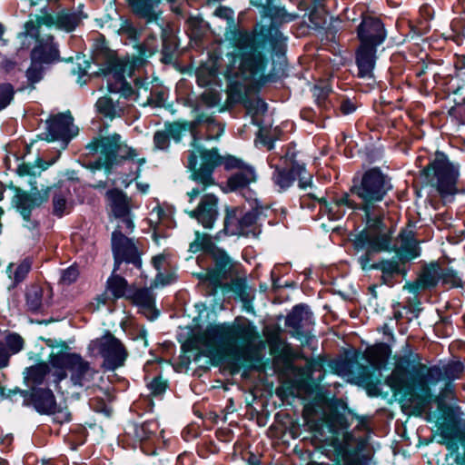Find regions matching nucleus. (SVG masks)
Here are the masks:
<instances>
[{
  "instance_id": "nucleus-13",
  "label": "nucleus",
  "mask_w": 465,
  "mask_h": 465,
  "mask_svg": "<svg viewBox=\"0 0 465 465\" xmlns=\"http://www.w3.org/2000/svg\"><path fill=\"white\" fill-rule=\"evenodd\" d=\"M95 345L104 359V368L114 371L124 365L128 357V351L124 343L113 333L106 331L95 341Z\"/></svg>"
},
{
  "instance_id": "nucleus-7",
  "label": "nucleus",
  "mask_w": 465,
  "mask_h": 465,
  "mask_svg": "<svg viewBox=\"0 0 465 465\" xmlns=\"http://www.w3.org/2000/svg\"><path fill=\"white\" fill-rule=\"evenodd\" d=\"M87 15L83 13L80 7L74 9H63L57 13H48L45 9H41L39 15L30 16L25 22L24 28L26 35H33V31L45 25L48 28L54 27L65 32L74 31Z\"/></svg>"
},
{
  "instance_id": "nucleus-29",
  "label": "nucleus",
  "mask_w": 465,
  "mask_h": 465,
  "mask_svg": "<svg viewBox=\"0 0 465 465\" xmlns=\"http://www.w3.org/2000/svg\"><path fill=\"white\" fill-rule=\"evenodd\" d=\"M377 46L362 45L359 46L356 53V64L358 76L361 78H371L376 63Z\"/></svg>"
},
{
  "instance_id": "nucleus-33",
  "label": "nucleus",
  "mask_w": 465,
  "mask_h": 465,
  "mask_svg": "<svg viewBox=\"0 0 465 465\" xmlns=\"http://www.w3.org/2000/svg\"><path fill=\"white\" fill-rule=\"evenodd\" d=\"M46 189H51L49 196H52V213L57 217L68 214L73 208V203L69 201V189L53 187H47Z\"/></svg>"
},
{
  "instance_id": "nucleus-31",
  "label": "nucleus",
  "mask_w": 465,
  "mask_h": 465,
  "mask_svg": "<svg viewBox=\"0 0 465 465\" xmlns=\"http://www.w3.org/2000/svg\"><path fill=\"white\" fill-rule=\"evenodd\" d=\"M255 299V288L248 284L245 278L234 274V301L242 302V311L254 314L253 301Z\"/></svg>"
},
{
  "instance_id": "nucleus-62",
  "label": "nucleus",
  "mask_w": 465,
  "mask_h": 465,
  "mask_svg": "<svg viewBox=\"0 0 465 465\" xmlns=\"http://www.w3.org/2000/svg\"><path fill=\"white\" fill-rule=\"evenodd\" d=\"M54 411L51 412L50 414L54 415L55 421L64 423L71 420L72 415L67 408H62L55 403V410Z\"/></svg>"
},
{
  "instance_id": "nucleus-44",
  "label": "nucleus",
  "mask_w": 465,
  "mask_h": 465,
  "mask_svg": "<svg viewBox=\"0 0 465 465\" xmlns=\"http://www.w3.org/2000/svg\"><path fill=\"white\" fill-rule=\"evenodd\" d=\"M126 289V280L119 275H112L107 281V291L111 292L114 300L124 296Z\"/></svg>"
},
{
  "instance_id": "nucleus-21",
  "label": "nucleus",
  "mask_w": 465,
  "mask_h": 465,
  "mask_svg": "<svg viewBox=\"0 0 465 465\" xmlns=\"http://www.w3.org/2000/svg\"><path fill=\"white\" fill-rule=\"evenodd\" d=\"M30 36L35 40L31 51V58L45 64L61 61L58 46L52 35H43L40 33V28H37V31H33V35Z\"/></svg>"
},
{
  "instance_id": "nucleus-2",
  "label": "nucleus",
  "mask_w": 465,
  "mask_h": 465,
  "mask_svg": "<svg viewBox=\"0 0 465 465\" xmlns=\"http://www.w3.org/2000/svg\"><path fill=\"white\" fill-rule=\"evenodd\" d=\"M390 179L380 169L372 168L360 180H353L351 192L361 203L365 228L359 233L356 244L373 251H387L391 247V230L383 223L384 209L379 204L391 189Z\"/></svg>"
},
{
  "instance_id": "nucleus-61",
  "label": "nucleus",
  "mask_w": 465,
  "mask_h": 465,
  "mask_svg": "<svg viewBox=\"0 0 465 465\" xmlns=\"http://www.w3.org/2000/svg\"><path fill=\"white\" fill-rule=\"evenodd\" d=\"M440 437L442 438L440 442L445 444L450 451H458L459 445L457 441L453 440L452 431L442 428Z\"/></svg>"
},
{
  "instance_id": "nucleus-3",
  "label": "nucleus",
  "mask_w": 465,
  "mask_h": 465,
  "mask_svg": "<svg viewBox=\"0 0 465 465\" xmlns=\"http://www.w3.org/2000/svg\"><path fill=\"white\" fill-rule=\"evenodd\" d=\"M203 359L204 364H226L232 373V323H210L182 344V367L187 368L193 361L202 367Z\"/></svg>"
},
{
  "instance_id": "nucleus-18",
  "label": "nucleus",
  "mask_w": 465,
  "mask_h": 465,
  "mask_svg": "<svg viewBox=\"0 0 465 465\" xmlns=\"http://www.w3.org/2000/svg\"><path fill=\"white\" fill-rule=\"evenodd\" d=\"M257 181V173L252 165L242 159L234 157V198L251 201L255 193L250 184Z\"/></svg>"
},
{
  "instance_id": "nucleus-42",
  "label": "nucleus",
  "mask_w": 465,
  "mask_h": 465,
  "mask_svg": "<svg viewBox=\"0 0 465 465\" xmlns=\"http://www.w3.org/2000/svg\"><path fill=\"white\" fill-rule=\"evenodd\" d=\"M221 94L214 89L205 90L199 97L195 95L189 97V104L194 106L196 110L200 104L207 107H214L221 104Z\"/></svg>"
},
{
  "instance_id": "nucleus-28",
  "label": "nucleus",
  "mask_w": 465,
  "mask_h": 465,
  "mask_svg": "<svg viewBox=\"0 0 465 465\" xmlns=\"http://www.w3.org/2000/svg\"><path fill=\"white\" fill-rule=\"evenodd\" d=\"M25 298L27 311L42 312L50 305L51 291L39 284H31L25 290Z\"/></svg>"
},
{
  "instance_id": "nucleus-32",
  "label": "nucleus",
  "mask_w": 465,
  "mask_h": 465,
  "mask_svg": "<svg viewBox=\"0 0 465 465\" xmlns=\"http://www.w3.org/2000/svg\"><path fill=\"white\" fill-rule=\"evenodd\" d=\"M400 239L401 242L399 248L393 249L396 251V255L399 260H401L402 262H406L420 256V250L411 231L401 233ZM392 244L395 245L393 242Z\"/></svg>"
},
{
  "instance_id": "nucleus-12",
  "label": "nucleus",
  "mask_w": 465,
  "mask_h": 465,
  "mask_svg": "<svg viewBox=\"0 0 465 465\" xmlns=\"http://www.w3.org/2000/svg\"><path fill=\"white\" fill-rule=\"evenodd\" d=\"M126 147V144L122 141L119 134L114 133L113 134L104 136L97 135L94 137L85 146L86 150L91 154L99 153L100 157L104 159L106 164V174H110L112 168L117 164L124 157L119 156V152L122 147Z\"/></svg>"
},
{
  "instance_id": "nucleus-4",
  "label": "nucleus",
  "mask_w": 465,
  "mask_h": 465,
  "mask_svg": "<svg viewBox=\"0 0 465 465\" xmlns=\"http://www.w3.org/2000/svg\"><path fill=\"white\" fill-rule=\"evenodd\" d=\"M192 146L187 157V169L190 173L189 179L198 186L187 193L190 203L216 184L213 173L223 163V159L217 148L207 149L197 144L195 139Z\"/></svg>"
},
{
  "instance_id": "nucleus-56",
  "label": "nucleus",
  "mask_w": 465,
  "mask_h": 465,
  "mask_svg": "<svg viewBox=\"0 0 465 465\" xmlns=\"http://www.w3.org/2000/svg\"><path fill=\"white\" fill-rule=\"evenodd\" d=\"M15 91L10 84H0V111L5 109L14 99Z\"/></svg>"
},
{
  "instance_id": "nucleus-8",
  "label": "nucleus",
  "mask_w": 465,
  "mask_h": 465,
  "mask_svg": "<svg viewBox=\"0 0 465 465\" xmlns=\"http://www.w3.org/2000/svg\"><path fill=\"white\" fill-rule=\"evenodd\" d=\"M402 352L403 355L399 359L391 375L386 378L385 383L390 386L395 396L400 397L401 401L416 407V390L408 380L406 368L420 359L418 354L411 351L407 343L402 347Z\"/></svg>"
},
{
  "instance_id": "nucleus-46",
  "label": "nucleus",
  "mask_w": 465,
  "mask_h": 465,
  "mask_svg": "<svg viewBox=\"0 0 465 465\" xmlns=\"http://www.w3.org/2000/svg\"><path fill=\"white\" fill-rule=\"evenodd\" d=\"M157 428V423L153 420L135 424L134 427V435L135 439L140 441L146 440L156 433Z\"/></svg>"
},
{
  "instance_id": "nucleus-30",
  "label": "nucleus",
  "mask_w": 465,
  "mask_h": 465,
  "mask_svg": "<svg viewBox=\"0 0 465 465\" xmlns=\"http://www.w3.org/2000/svg\"><path fill=\"white\" fill-rule=\"evenodd\" d=\"M55 398L50 389L33 387L28 397V404L33 405L37 412L50 414L55 410Z\"/></svg>"
},
{
  "instance_id": "nucleus-17",
  "label": "nucleus",
  "mask_w": 465,
  "mask_h": 465,
  "mask_svg": "<svg viewBox=\"0 0 465 465\" xmlns=\"http://www.w3.org/2000/svg\"><path fill=\"white\" fill-rule=\"evenodd\" d=\"M77 134L74 125V118L70 112L60 113L46 121V129L39 138L47 142L59 139L69 140Z\"/></svg>"
},
{
  "instance_id": "nucleus-48",
  "label": "nucleus",
  "mask_w": 465,
  "mask_h": 465,
  "mask_svg": "<svg viewBox=\"0 0 465 465\" xmlns=\"http://www.w3.org/2000/svg\"><path fill=\"white\" fill-rule=\"evenodd\" d=\"M133 300L135 304L144 310L152 311L154 308V297L148 289H139L134 292Z\"/></svg>"
},
{
  "instance_id": "nucleus-53",
  "label": "nucleus",
  "mask_w": 465,
  "mask_h": 465,
  "mask_svg": "<svg viewBox=\"0 0 465 465\" xmlns=\"http://www.w3.org/2000/svg\"><path fill=\"white\" fill-rule=\"evenodd\" d=\"M211 245L212 242L209 235L201 233L200 232L196 231L195 239L193 242L190 243L189 251L192 252L205 251L208 250Z\"/></svg>"
},
{
  "instance_id": "nucleus-35",
  "label": "nucleus",
  "mask_w": 465,
  "mask_h": 465,
  "mask_svg": "<svg viewBox=\"0 0 465 465\" xmlns=\"http://www.w3.org/2000/svg\"><path fill=\"white\" fill-rule=\"evenodd\" d=\"M161 37L163 40L161 62L169 64L173 62L176 56L178 44L175 36L171 31H168L163 24L159 25Z\"/></svg>"
},
{
  "instance_id": "nucleus-25",
  "label": "nucleus",
  "mask_w": 465,
  "mask_h": 465,
  "mask_svg": "<svg viewBox=\"0 0 465 465\" xmlns=\"http://www.w3.org/2000/svg\"><path fill=\"white\" fill-rule=\"evenodd\" d=\"M94 59L100 65V71L105 75L112 74L114 78L123 80L131 72V66L110 51L97 53Z\"/></svg>"
},
{
  "instance_id": "nucleus-60",
  "label": "nucleus",
  "mask_w": 465,
  "mask_h": 465,
  "mask_svg": "<svg viewBox=\"0 0 465 465\" xmlns=\"http://www.w3.org/2000/svg\"><path fill=\"white\" fill-rule=\"evenodd\" d=\"M165 92L163 90H158L156 92H151L150 96L147 98L146 104L154 107H166L165 106Z\"/></svg>"
},
{
  "instance_id": "nucleus-55",
  "label": "nucleus",
  "mask_w": 465,
  "mask_h": 465,
  "mask_svg": "<svg viewBox=\"0 0 465 465\" xmlns=\"http://www.w3.org/2000/svg\"><path fill=\"white\" fill-rule=\"evenodd\" d=\"M150 394L153 397L163 395L168 388V381L162 376L154 377L148 384Z\"/></svg>"
},
{
  "instance_id": "nucleus-19",
  "label": "nucleus",
  "mask_w": 465,
  "mask_h": 465,
  "mask_svg": "<svg viewBox=\"0 0 465 465\" xmlns=\"http://www.w3.org/2000/svg\"><path fill=\"white\" fill-rule=\"evenodd\" d=\"M244 201L245 203H242L241 206L234 207V216L236 215V211L238 209H241V213H244L239 221L240 232H234V234L255 237L260 234L258 223L263 214L262 208L258 205L256 197H252L251 201Z\"/></svg>"
},
{
  "instance_id": "nucleus-37",
  "label": "nucleus",
  "mask_w": 465,
  "mask_h": 465,
  "mask_svg": "<svg viewBox=\"0 0 465 465\" xmlns=\"http://www.w3.org/2000/svg\"><path fill=\"white\" fill-rule=\"evenodd\" d=\"M310 430L315 433L321 441L331 443L334 439L335 428L326 416L319 420H308Z\"/></svg>"
},
{
  "instance_id": "nucleus-49",
  "label": "nucleus",
  "mask_w": 465,
  "mask_h": 465,
  "mask_svg": "<svg viewBox=\"0 0 465 465\" xmlns=\"http://www.w3.org/2000/svg\"><path fill=\"white\" fill-rule=\"evenodd\" d=\"M10 355L16 354L24 349L25 340L18 333H8L3 341Z\"/></svg>"
},
{
  "instance_id": "nucleus-63",
  "label": "nucleus",
  "mask_w": 465,
  "mask_h": 465,
  "mask_svg": "<svg viewBox=\"0 0 465 465\" xmlns=\"http://www.w3.org/2000/svg\"><path fill=\"white\" fill-rule=\"evenodd\" d=\"M36 165L31 163H22L16 169V173L21 176H35L36 171Z\"/></svg>"
},
{
  "instance_id": "nucleus-47",
  "label": "nucleus",
  "mask_w": 465,
  "mask_h": 465,
  "mask_svg": "<svg viewBox=\"0 0 465 465\" xmlns=\"http://www.w3.org/2000/svg\"><path fill=\"white\" fill-rule=\"evenodd\" d=\"M440 282L448 288H457L462 286V281L459 273L449 267H440Z\"/></svg>"
},
{
  "instance_id": "nucleus-6",
  "label": "nucleus",
  "mask_w": 465,
  "mask_h": 465,
  "mask_svg": "<svg viewBox=\"0 0 465 465\" xmlns=\"http://www.w3.org/2000/svg\"><path fill=\"white\" fill-rule=\"evenodd\" d=\"M426 184L435 188L441 196L454 194L460 176L459 166L446 154L437 152L434 158L422 170Z\"/></svg>"
},
{
  "instance_id": "nucleus-22",
  "label": "nucleus",
  "mask_w": 465,
  "mask_h": 465,
  "mask_svg": "<svg viewBox=\"0 0 465 465\" xmlns=\"http://www.w3.org/2000/svg\"><path fill=\"white\" fill-rule=\"evenodd\" d=\"M253 5L261 6L263 9V15L271 18V23L268 25H258L252 33L242 32L239 30H234V33L237 35H256L261 28H274L280 32V30L273 25L274 23H288L292 22L296 18V15L293 14L288 13L285 8L273 5L271 0H252L251 1Z\"/></svg>"
},
{
  "instance_id": "nucleus-34",
  "label": "nucleus",
  "mask_w": 465,
  "mask_h": 465,
  "mask_svg": "<svg viewBox=\"0 0 465 465\" xmlns=\"http://www.w3.org/2000/svg\"><path fill=\"white\" fill-rule=\"evenodd\" d=\"M95 107L100 114L111 121L121 117L124 114V107L120 105L119 98H114L112 94L100 97L96 101Z\"/></svg>"
},
{
  "instance_id": "nucleus-51",
  "label": "nucleus",
  "mask_w": 465,
  "mask_h": 465,
  "mask_svg": "<svg viewBox=\"0 0 465 465\" xmlns=\"http://www.w3.org/2000/svg\"><path fill=\"white\" fill-rule=\"evenodd\" d=\"M44 65L45 64L31 58L30 66L26 70V77L32 88L35 87L36 83L42 80L44 74Z\"/></svg>"
},
{
  "instance_id": "nucleus-64",
  "label": "nucleus",
  "mask_w": 465,
  "mask_h": 465,
  "mask_svg": "<svg viewBox=\"0 0 465 465\" xmlns=\"http://www.w3.org/2000/svg\"><path fill=\"white\" fill-rule=\"evenodd\" d=\"M77 59V68H73L72 72L74 74H79L85 75L87 74L88 69L90 68V62L88 60H85L84 57H81L80 55H76Z\"/></svg>"
},
{
  "instance_id": "nucleus-23",
  "label": "nucleus",
  "mask_w": 465,
  "mask_h": 465,
  "mask_svg": "<svg viewBox=\"0 0 465 465\" xmlns=\"http://www.w3.org/2000/svg\"><path fill=\"white\" fill-rule=\"evenodd\" d=\"M358 37L362 45L372 46L381 45L386 38L383 24L379 18L364 17L358 27Z\"/></svg>"
},
{
  "instance_id": "nucleus-9",
  "label": "nucleus",
  "mask_w": 465,
  "mask_h": 465,
  "mask_svg": "<svg viewBox=\"0 0 465 465\" xmlns=\"http://www.w3.org/2000/svg\"><path fill=\"white\" fill-rule=\"evenodd\" d=\"M224 45L220 44L213 52V58L214 68H200L196 72V82L202 86L205 87L210 85L216 78V71L223 68L224 65L226 69L223 73L225 80L224 91L226 93V106L229 108L232 102V51L226 50L224 53Z\"/></svg>"
},
{
  "instance_id": "nucleus-38",
  "label": "nucleus",
  "mask_w": 465,
  "mask_h": 465,
  "mask_svg": "<svg viewBox=\"0 0 465 465\" xmlns=\"http://www.w3.org/2000/svg\"><path fill=\"white\" fill-rule=\"evenodd\" d=\"M402 263L401 260H399L398 256L395 255L390 260H382L375 263L374 268L381 272L383 282L390 284L395 275L406 274L405 270L401 267Z\"/></svg>"
},
{
  "instance_id": "nucleus-11",
  "label": "nucleus",
  "mask_w": 465,
  "mask_h": 465,
  "mask_svg": "<svg viewBox=\"0 0 465 465\" xmlns=\"http://www.w3.org/2000/svg\"><path fill=\"white\" fill-rule=\"evenodd\" d=\"M54 365L67 369L74 385L92 389L98 371L90 363L76 353H62L53 361Z\"/></svg>"
},
{
  "instance_id": "nucleus-14",
  "label": "nucleus",
  "mask_w": 465,
  "mask_h": 465,
  "mask_svg": "<svg viewBox=\"0 0 465 465\" xmlns=\"http://www.w3.org/2000/svg\"><path fill=\"white\" fill-rule=\"evenodd\" d=\"M285 158H290L292 160V167L289 171L283 167L273 165L272 162H270L271 167L274 168V172L272 174V181L276 190L279 193L286 191L292 185L296 176L299 179V186L301 188L306 189L311 187L312 175L307 173L304 165L294 162L292 160L293 154L290 156L289 153L285 154Z\"/></svg>"
},
{
  "instance_id": "nucleus-50",
  "label": "nucleus",
  "mask_w": 465,
  "mask_h": 465,
  "mask_svg": "<svg viewBox=\"0 0 465 465\" xmlns=\"http://www.w3.org/2000/svg\"><path fill=\"white\" fill-rule=\"evenodd\" d=\"M188 129L187 123L181 122H167L164 124V130L171 139L179 143L182 140L183 134Z\"/></svg>"
},
{
  "instance_id": "nucleus-15",
  "label": "nucleus",
  "mask_w": 465,
  "mask_h": 465,
  "mask_svg": "<svg viewBox=\"0 0 465 465\" xmlns=\"http://www.w3.org/2000/svg\"><path fill=\"white\" fill-rule=\"evenodd\" d=\"M122 225H117L112 233V251L114 254L115 268L120 265L122 262L133 263L135 267L141 268L142 266V252L139 247L131 238H127L121 232Z\"/></svg>"
},
{
  "instance_id": "nucleus-1",
  "label": "nucleus",
  "mask_w": 465,
  "mask_h": 465,
  "mask_svg": "<svg viewBox=\"0 0 465 465\" xmlns=\"http://www.w3.org/2000/svg\"><path fill=\"white\" fill-rule=\"evenodd\" d=\"M285 41L274 28H261L252 36L234 33V101L243 89V106L254 124L261 125L262 116L267 112L266 103L254 91L266 80L264 72L269 60L283 54Z\"/></svg>"
},
{
  "instance_id": "nucleus-36",
  "label": "nucleus",
  "mask_w": 465,
  "mask_h": 465,
  "mask_svg": "<svg viewBox=\"0 0 465 465\" xmlns=\"http://www.w3.org/2000/svg\"><path fill=\"white\" fill-rule=\"evenodd\" d=\"M106 198L115 217L130 213V200L122 190H109Z\"/></svg>"
},
{
  "instance_id": "nucleus-39",
  "label": "nucleus",
  "mask_w": 465,
  "mask_h": 465,
  "mask_svg": "<svg viewBox=\"0 0 465 465\" xmlns=\"http://www.w3.org/2000/svg\"><path fill=\"white\" fill-rule=\"evenodd\" d=\"M48 372V364L45 361H41L34 366L26 368L24 371V379L28 384L33 386L41 385Z\"/></svg>"
},
{
  "instance_id": "nucleus-43",
  "label": "nucleus",
  "mask_w": 465,
  "mask_h": 465,
  "mask_svg": "<svg viewBox=\"0 0 465 465\" xmlns=\"http://www.w3.org/2000/svg\"><path fill=\"white\" fill-rule=\"evenodd\" d=\"M440 266L437 263H430L424 267L419 276L423 288L429 289L436 286L440 282Z\"/></svg>"
},
{
  "instance_id": "nucleus-20",
  "label": "nucleus",
  "mask_w": 465,
  "mask_h": 465,
  "mask_svg": "<svg viewBox=\"0 0 465 465\" xmlns=\"http://www.w3.org/2000/svg\"><path fill=\"white\" fill-rule=\"evenodd\" d=\"M312 323V313L302 304L295 306L286 318V325L292 329V335L303 344L310 342L312 335L309 326Z\"/></svg>"
},
{
  "instance_id": "nucleus-24",
  "label": "nucleus",
  "mask_w": 465,
  "mask_h": 465,
  "mask_svg": "<svg viewBox=\"0 0 465 465\" xmlns=\"http://www.w3.org/2000/svg\"><path fill=\"white\" fill-rule=\"evenodd\" d=\"M218 199L213 193H205L198 206L185 213L193 219H196L204 228L211 229L216 220Z\"/></svg>"
},
{
  "instance_id": "nucleus-5",
  "label": "nucleus",
  "mask_w": 465,
  "mask_h": 465,
  "mask_svg": "<svg viewBox=\"0 0 465 465\" xmlns=\"http://www.w3.org/2000/svg\"><path fill=\"white\" fill-rule=\"evenodd\" d=\"M214 268L198 273V278L207 283L208 292L214 297L215 302L230 301L232 293V262L223 250L213 252Z\"/></svg>"
},
{
  "instance_id": "nucleus-45",
  "label": "nucleus",
  "mask_w": 465,
  "mask_h": 465,
  "mask_svg": "<svg viewBox=\"0 0 465 465\" xmlns=\"http://www.w3.org/2000/svg\"><path fill=\"white\" fill-rule=\"evenodd\" d=\"M31 269V262L27 260L23 261L18 264H9L6 272L9 277L14 280L15 283L23 282Z\"/></svg>"
},
{
  "instance_id": "nucleus-26",
  "label": "nucleus",
  "mask_w": 465,
  "mask_h": 465,
  "mask_svg": "<svg viewBox=\"0 0 465 465\" xmlns=\"http://www.w3.org/2000/svg\"><path fill=\"white\" fill-rule=\"evenodd\" d=\"M310 195L317 200L320 213L322 215H326L329 220H339L345 214L346 209L357 208V204L347 194L331 202H327L323 198H318L312 193H310Z\"/></svg>"
},
{
  "instance_id": "nucleus-58",
  "label": "nucleus",
  "mask_w": 465,
  "mask_h": 465,
  "mask_svg": "<svg viewBox=\"0 0 465 465\" xmlns=\"http://www.w3.org/2000/svg\"><path fill=\"white\" fill-rule=\"evenodd\" d=\"M79 276V271L75 266H70L61 272L60 283L70 285L74 282Z\"/></svg>"
},
{
  "instance_id": "nucleus-52",
  "label": "nucleus",
  "mask_w": 465,
  "mask_h": 465,
  "mask_svg": "<svg viewBox=\"0 0 465 465\" xmlns=\"http://www.w3.org/2000/svg\"><path fill=\"white\" fill-rule=\"evenodd\" d=\"M358 237H359V233L355 236V239L353 241V244H354L355 248L358 251H360V250H365L366 251V252L364 254H362L361 257H359V259H358V262H359L361 269L362 270L375 269L374 268V264L375 263L371 264V262H371L370 255H371V253L381 252L382 251H373V250H371L368 247L361 248V247L357 246L356 240H357ZM393 249H394V245L392 244V236L391 235V247L386 252L393 251Z\"/></svg>"
},
{
  "instance_id": "nucleus-41",
  "label": "nucleus",
  "mask_w": 465,
  "mask_h": 465,
  "mask_svg": "<svg viewBox=\"0 0 465 465\" xmlns=\"http://www.w3.org/2000/svg\"><path fill=\"white\" fill-rule=\"evenodd\" d=\"M364 358L373 369L380 370L387 361L388 349L382 344L369 348L364 353Z\"/></svg>"
},
{
  "instance_id": "nucleus-57",
  "label": "nucleus",
  "mask_w": 465,
  "mask_h": 465,
  "mask_svg": "<svg viewBox=\"0 0 465 465\" xmlns=\"http://www.w3.org/2000/svg\"><path fill=\"white\" fill-rule=\"evenodd\" d=\"M171 138L165 130H158L153 134V145L158 150H167L170 147Z\"/></svg>"
},
{
  "instance_id": "nucleus-54",
  "label": "nucleus",
  "mask_w": 465,
  "mask_h": 465,
  "mask_svg": "<svg viewBox=\"0 0 465 465\" xmlns=\"http://www.w3.org/2000/svg\"><path fill=\"white\" fill-rule=\"evenodd\" d=\"M463 364L460 361H452L443 366V379L444 381H453L460 378L463 371Z\"/></svg>"
},
{
  "instance_id": "nucleus-40",
  "label": "nucleus",
  "mask_w": 465,
  "mask_h": 465,
  "mask_svg": "<svg viewBox=\"0 0 465 465\" xmlns=\"http://www.w3.org/2000/svg\"><path fill=\"white\" fill-rule=\"evenodd\" d=\"M214 15L225 21L224 27V49L230 50L232 46V10L228 7L220 6L214 11Z\"/></svg>"
},
{
  "instance_id": "nucleus-16",
  "label": "nucleus",
  "mask_w": 465,
  "mask_h": 465,
  "mask_svg": "<svg viewBox=\"0 0 465 465\" xmlns=\"http://www.w3.org/2000/svg\"><path fill=\"white\" fill-rule=\"evenodd\" d=\"M417 363L415 373L418 379L419 391H416V408L423 410L431 399L430 385H436L444 379L441 368L427 367L420 361Z\"/></svg>"
},
{
  "instance_id": "nucleus-27",
  "label": "nucleus",
  "mask_w": 465,
  "mask_h": 465,
  "mask_svg": "<svg viewBox=\"0 0 465 465\" xmlns=\"http://www.w3.org/2000/svg\"><path fill=\"white\" fill-rule=\"evenodd\" d=\"M132 12L146 24L155 23L162 25V11L159 9L161 0H126Z\"/></svg>"
},
{
  "instance_id": "nucleus-10",
  "label": "nucleus",
  "mask_w": 465,
  "mask_h": 465,
  "mask_svg": "<svg viewBox=\"0 0 465 465\" xmlns=\"http://www.w3.org/2000/svg\"><path fill=\"white\" fill-rule=\"evenodd\" d=\"M8 187L15 192L11 203L22 216L24 226L29 230L36 229L38 223L31 219L32 211L48 201L51 189L38 190L35 187L31 192H26L12 183Z\"/></svg>"
},
{
  "instance_id": "nucleus-59",
  "label": "nucleus",
  "mask_w": 465,
  "mask_h": 465,
  "mask_svg": "<svg viewBox=\"0 0 465 465\" xmlns=\"http://www.w3.org/2000/svg\"><path fill=\"white\" fill-rule=\"evenodd\" d=\"M188 24L192 30V35H193V37L199 38L203 35L206 24L202 18L190 17L188 19Z\"/></svg>"
}]
</instances>
